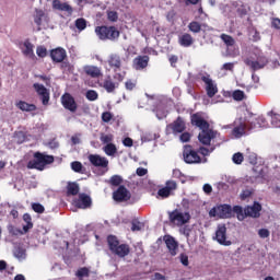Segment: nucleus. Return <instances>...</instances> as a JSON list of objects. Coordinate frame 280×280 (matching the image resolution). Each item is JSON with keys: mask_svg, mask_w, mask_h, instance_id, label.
<instances>
[{"mask_svg": "<svg viewBox=\"0 0 280 280\" xmlns=\"http://www.w3.org/2000/svg\"><path fill=\"white\" fill-rule=\"evenodd\" d=\"M190 124L201 130L198 135V140L202 145H211V141L212 143H215V141L220 139V132H218V130L210 129L211 125L205 119V117H202V114H192L190 116Z\"/></svg>", "mask_w": 280, "mask_h": 280, "instance_id": "nucleus-1", "label": "nucleus"}, {"mask_svg": "<svg viewBox=\"0 0 280 280\" xmlns=\"http://www.w3.org/2000/svg\"><path fill=\"white\" fill-rule=\"evenodd\" d=\"M54 155H47L37 151L33 154V160L27 162V170H37L38 172H43L47 165H51L54 163Z\"/></svg>", "mask_w": 280, "mask_h": 280, "instance_id": "nucleus-2", "label": "nucleus"}, {"mask_svg": "<svg viewBox=\"0 0 280 280\" xmlns=\"http://www.w3.org/2000/svg\"><path fill=\"white\" fill-rule=\"evenodd\" d=\"M107 246L110 250L112 255H116L120 259L124 257H128L130 255V245L128 244H119V238L115 235L107 236Z\"/></svg>", "mask_w": 280, "mask_h": 280, "instance_id": "nucleus-3", "label": "nucleus"}, {"mask_svg": "<svg viewBox=\"0 0 280 280\" xmlns=\"http://www.w3.org/2000/svg\"><path fill=\"white\" fill-rule=\"evenodd\" d=\"M95 34L100 40H119L121 33L116 26L102 25L95 27Z\"/></svg>", "mask_w": 280, "mask_h": 280, "instance_id": "nucleus-4", "label": "nucleus"}, {"mask_svg": "<svg viewBox=\"0 0 280 280\" xmlns=\"http://www.w3.org/2000/svg\"><path fill=\"white\" fill-rule=\"evenodd\" d=\"M168 220L171 224H174L175 226H185V224H188L189 220H191V214H189V212H183L179 209H175L168 212Z\"/></svg>", "mask_w": 280, "mask_h": 280, "instance_id": "nucleus-5", "label": "nucleus"}, {"mask_svg": "<svg viewBox=\"0 0 280 280\" xmlns=\"http://www.w3.org/2000/svg\"><path fill=\"white\" fill-rule=\"evenodd\" d=\"M183 158L188 165L202 163V158H200V154H198V151H196L191 144L184 145Z\"/></svg>", "mask_w": 280, "mask_h": 280, "instance_id": "nucleus-6", "label": "nucleus"}, {"mask_svg": "<svg viewBox=\"0 0 280 280\" xmlns=\"http://www.w3.org/2000/svg\"><path fill=\"white\" fill-rule=\"evenodd\" d=\"M210 218H220L221 220H226L233 218V208L230 205H221L212 208L209 211Z\"/></svg>", "mask_w": 280, "mask_h": 280, "instance_id": "nucleus-7", "label": "nucleus"}, {"mask_svg": "<svg viewBox=\"0 0 280 280\" xmlns=\"http://www.w3.org/2000/svg\"><path fill=\"white\" fill-rule=\"evenodd\" d=\"M88 161L91 163V165H93V167H97L102 175L108 172L109 162L105 156L100 154H90L88 156Z\"/></svg>", "mask_w": 280, "mask_h": 280, "instance_id": "nucleus-8", "label": "nucleus"}, {"mask_svg": "<svg viewBox=\"0 0 280 280\" xmlns=\"http://www.w3.org/2000/svg\"><path fill=\"white\" fill-rule=\"evenodd\" d=\"M187 130L185 119L178 116L173 122L166 126V135H180Z\"/></svg>", "mask_w": 280, "mask_h": 280, "instance_id": "nucleus-9", "label": "nucleus"}, {"mask_svg": "<svg viewBox=\"0 0 280 280\" xmlns=\"http://www.w3.org/2000/svg\"><path fill=\"white\" fill-rule=\"evenodd\" d=\"M178 189V184L176 180L170 179L166 180L165 186L158 190L159 198L165 200V198H170V196H174V191Z\"/></svg>", "mask_w": 280, "mask_h": 280, "instance_id": "nucleus-10", "label": "nucleus"}, {"mask_svg": "<svg viewBox=\"0 0 280 280\" xmlns=\"http://www.w3.org/2000/svg\"><path fill=\"white\" fill-rule=\"evenodd\" d=\"M130 198H132V195L130 194V190L126 188V186H119L113 192V200H115V202H128Z\"/></svg>", "mask_w": 280, "mask_h": 280, "instance_id": "nucleus-11", "label": "nucleus"}, {"mask_svg": "<svg viewBox=\"0 0 280 280\" xmlns=\"http://www.w3.org/2000/svg\"><path fill=\"white\" fill-rule=\"evenodd\" d=\"M33 89L39 96V100L42 101L43 106H48L49 100H50L49 90H47V88H45V85L40 83H34Z\"/></svg>", "mask_w": 280, "mask_h": 280, "instance_id": "nucleus-12", "label": "nucleus"}, {"mask_svg": "<svg viewBox=\"0 0 280 280\" xmlns=\"http://www.w3.org/2000/svg\"><path fill=\"white\" fill-rule=\"evenodd\" d=\"M61 104L66 110H70V113H75L78 110V103H75V98L70 93H65L61 96Z\"/></svg>", "mask_w": 280, "mask_h": 280, "instance_id": "nucleus-13", "label": "nucleus"}, {"mask_svg": "<svg viewBox=\"0 0 280 280\" xmlns=\"http://www.w3.org/2000/svg\"><path fill=\"white\" fill-rule=\"evenodd\" d=\"M246 67H249L252 71H259V69H264L266 65H268V58L265 56L257 57V60L245 59Z\"/></svg>", "mask_w": 280, "mask_h": 280, "instance_id": "nucleus-14", "label": "nucleus"}, {"mask_svg": "<svg viewBox=\"0 0 280 280\" xmlns=\"http://www.w3.org/2000/svg\"><path fill=\"white\" fill-rule=\"evenodd\" d=\"M246 130H248V124H246L244 119L240 118L234 122L232 135L233 137H235V139H241V137H244V135H246Z\"/></svg>", "mask_w": 280, "mask_h": 280, "instance_id": "nucleus-15", "label": "nucleus"}, {"mask_svg": "<svg viewBox=\"0 0 280 280\" xmlns=\"http://www.w3.org/2000/svg\"><path fill=\"white\" fill-rule=\"evenodd\" d=\"M73 205L77 209H91L93 200L91 196L86 194H80L79 198L73 201Z\"/></svg>", "mask_w": 280, "mask_h": 280, "instance_id": "nucleus-16", "label": "nucleus"}, {"mask_svg": "<svg viewBox=\"0 0 280 280\" xmlns=\"http://www.w3.org/2000/svg\"><path fill=\"white\" fill-rule=\"evenodd\" d=\"M201 81L206 84V93L208 97H213L218 93V85L213 83L211 75H201Z\"/></svg>", "mask_w": 280, "mask_h": 280, "instance_id": "nucleus-17", "label": "nucleus"}, {"mask_svg": "<svg viewBox=\"0 0 280 280\" xmlns=\"http://www.w3.org/2000/svg\"><path fill=\"white\" fill-rule=\"evenodd\" d=\"M50 58L52 62L60 63L63 60H67V50L62 47H57L50 50Z\"/></svg>", "mask_w": 280, "mask_h": 280, "instance_id": "nucleus-18", "label": "nucleus"}, {"mask_svg": "<svg viewBox=\"0 0 280 280\" xmlns=\"http://www.w3.org/2000/svg\"><path fill=\"white\" fill-rule=\"evenodd\" d=\"M215 240L221 246H231L232 242L226 241V225H219L215 232Z\"/></svg>", "mask_w": 280, "mask_h": 280, "instance_id": "nucleus-19", "label": "nucleus"}, {"mask_svg": "<svg viewBox=\"0 0 280 280\" xmlns=\"http://www.w3.org/2000/svg\"><path fill=\"white\" fill-rule=\"evenodd\" d=\"M247 218H259L261 215V203L255 201L253 206L245 207Z\"/></svg>", "mask_w": 280, "mask_h": 280, "instance_id": "nucleus-20", "label": "nucleus"}, {"mask_svg": "<svg viewBox=\"0 0 280 280\" xmlns=\"http://www.w3.org/2000/svg\"><path fill=\"white\" fill-rule=\"evenodd\" d=\"M102 89L106 90V93H115L116 89H119V83L113 81V77L107 75L100 84Z\"/></svg>", "mask_w": 280, "mask_h": 280, "instance_id": "nucleus-21", "label": "nucleus"}, {"mask_svg": "<svg viewBox=\"0 0 280 280\" xmlns=\"http://www.w3.org/2000/svg\"><path fill=\"white\" fill-rule=\"evenodd\" d=\"M164 242L166 244V248L170 252V255H172V257H176V253L178 250V242H176V240L173 236H164Z\"/></svg>", "mask_w": 280, "mask_h": 280, "instance_id": "nucleus-22", "label": "nucleus"}, {"mask_svg": "<svg viewBox=\"0 0 280 280\" xmlns=\"http://www.w3.org/2000/svg\"><path fill=\"white\" fill-rule=\"evenodd\" d=\"M107 62L115 73H117V71H121V57L119 55L112 54Z\"/></svg>", "mask_w": 280, "mask_h": 280, "instance_id": "nucleus-23", "label": "nucleus"}, {"mask_svg": "<svg viewBox=\"0 0 280 280\" xmlns=\"http://www.w3.org/2000/svg\"><path fill=\"white\" fill-rule=\"evenodd\" d=\"M52 10H58L59 12H67L68 14H73V8L67 2L60 0L52 1Z\"/></svg>", "mask_w": 280, "mask_h": 280, "instance_id": "nucleus-24", "label": "nucleus"}, {"mask_svg": "<svg viewBox=\"0 0 280 280\" xmlns=\"http://www.w3.org/2000/svg\"><path fill=\"white\" fill-rule=\"evenodd\" d=\"M150 57L148 55L138 56L133 59V68H136L137 71H141L148 67Z\"/></svg>", "mask_w": 280, "mask_h": 280, "instance_id": "nucleus-25", "label": "nucleus"}, {"mask_svg": "<svg viewBox=\"0 0 280 280\" xmlns=\"http://www.w3.org/2000/svg\"><path fill=\"white\" fill-rule=\"evenodd\" d=\"M268 124L264 116H259L248 124V130H257V128H266Z\"/></svg>", "mask_w": 280, "mask_h": 280, "instance_id": "nucleus-26", "label": "nucleus"}, {"mask_svg": "<svg viewBox=\"0 0 280 280\" xmlns=\"http://www.w3.org/2000/svg\"><path fill=\"white\" fill-rule=\"evenodd\" d=\"M24 50H22V54H24L27 58H31V60H36V55L34 54V44L30 42V39H26L24 42Z\"/></svg>", "mask_w": 280, "mask_h": 280, "instance_id": "nucleus-27", "label": "nucleus"}, {"mask_svg": "<svg viewBox=\"0 0 280 280\" xmlns=\"http://www.w3.org/2000/svg\"><path fill=\"white\" fill-rule=\"evenodd\" d=\"M15 106L23 113H34V110H36V106L34 104H30L25 101H19L15 103Z\"/></svg>", "mask_w": 280, "mask_h": 280, "instance_id": "nucleus-28", "label": "nucleus"}, {"mask_svg": "<svg viewBox=\"0 0 280 280\" xmlns=\"http://www.w3.org/2000/svg\"><path fill=\"white\" fill-rule=\"evenodd\" d=\"M84 73L90 78H102V69L97 68V66H86Z\"/></svg>", "mask_w": 280, "mask_h": 280, "instance_id": "nucleus-29", "label": "nucleus"}, {"mask_svg": "<svg viewBox=\"0 0 280 280\" xmlns=\"http://www.w3.org/2000/svg\"><path fill=\"white\" fill-rule=\"evenodd\" d=\"M233 213H235L237 220H240V222H243V220H246L247 214H246V208H242V206H234L232 208V215Z\"/></svg>", "mask_w": 280, "mask_h": 280, "instance_id": "nucleus-30", "label": "nucleus"}, {"mask_svg": "<svg viewBox=\"0 0 280 280\" xmlns=\"http://www.w3.org/2000/svg\"><path fill=\"white\" fill-rule=\"evenodd\" d=\"M178 42L182 47H191L194 45V37L185 33L179 37Z\"/></svg>", "mask_w": 280, "mask_h": 280, "instance_id": "nucleus-31", "label": "nucleus"}, {"mask_svg": "<svg viewBox=\"0 0 280 280\" xmlns=\"http://www.w3.org/2000/svg\"><path fill=\"white\" fill-rule=\"evenodd\" d=\"M80 194V185L75 182H69L67 185V196H78Z\"/></svg>", "mask_w": 280, "mask_h": 280, "instance_id": "nucleus-32", "label": "nucleus"}, {"mask_svg": "<svg viewBox=\"0 0 280 280\" xmlns=\"http://www.w3.org/2000/svg\"><path fill=\"white\" fill-rule=\"evenodd\" d=\"M44 18H45V11L40 9H36L34 14V23L38 26L37 32H40V25H43Z\"/></svg>", "mask_w": 280, "mask_h": 280, "instance_id": "nucleus-33", "label": "nucleus"}, {"mask_svg": "<svg viewBox=\"0 0 280 280\" xmlns=\"http://www.w3.org/2000/svg\"><path fill=\"white\" fill-rule=\"evenodd\" d=\"M221 40L224 43L225 47L229 49L231 47H234L235 45V38L229 34H221L220 35Z\"/></svg>", "mask_w": 280, "mask_h": 280, "instance_id": "nucleus-34", "label": "nucleus"}, {"mask_svg": "<svg viewBox=\"0 0 280 280\" xmlns=\"http://www.w3.org/2000/svg\"><path fill=\"white\" fill-rule=\"evenodd\" d=\"M23 220L26 223V225L23 226L24 233H27L30 229H34V223L32 222V215L30 213H24Z\"/></svg>", "mask_w": 280, "mask_h": 280, "instance_id": "nucleus-35", "label": "nucleus"}, {"mask_svg": "<svg viewBox=\"0 0 280 280\" xmlns=\"http://www.w3.org/2000/svg\"><path fill=\"white\" fill-rule=\"evenodd\" d=\"M188 30L192 32V34H200L202 31V24L197 21H192L188 24Z\"/></svg>", "mask_w": 280, "mask_h": 280, "instance_id": "nucleus-36", "label": "nucleus"}, {"mask_svg": "<svg viewBox=\"0 0 280 280\" xmlns=\"http://www.w3.org/2000/svg\"><path fill=\"white\" fill-rule=\"evenodd\" d=\"M122 183L124 178L121 175H113L108 180V184L112 185V187H121Z\"/></svg>", "mask_w": 280, "mask_h": 280, "instance_id": "nucleus-37", "label": "nucleus"}, {"mask_svg": "<svg viewBox=\"0 0 280 280\" xmlns=\"http://www.w3.org/2000/svg\"><path fill=\"white\" fill-rule=\"evenodd\" d=\"M71 170L77 174H84L86 172L84 165H82V163L78 161L71 163Z\"/></svg>", "mask_w": 280, "mask_h": 280, "instance_id": "nucleus-38", "label": "nucleus"}, {"mask_svg": "<svg viewBox=\"0 0 280 280\" xmlns=\"http://www.w3.org/2000/svg\"><path fill=\"white\" fill-rule=\"evenodd\" d=\"M75 277H78L80 280L89 278L91 277V270H89L86 267L79 268L75 272Z\"/></svg>", "mask_w": 280, "mask_h": 280, "instance_id": "nucleus-39", "label": "nucleus"}, {"mask_svg": "<svg viewBox=\"0 0 280 280\" xmlns=\"http://www.w3.org/2000/svg\"><path fill=\"white\" fill-rule=\"evenodd\" d=\"M107 156H115L117 154V147L114 143H108L103 148Z\"/></svg>", "mask_w": 280, "mask_h": 280, "instance_id": "nucleus-40", "label": "nucleus"}, {"mask_svg": "<svg viewBox=\"0 0 280 280\" xmlns=\"http://www.w3.org/2000/svg\"><path fill=\"white\" fill-rule=\"evenodd\" d=\"M232 97L235 102H242L246 98V94H244V91H242V90H235L232 93Z\"/></svg>", "mask_w": 280, "mask_h": 280, "instance_id": "nucleus-41", "label": "nucleus"}, {"mask_svg": "<svg viewBox=\"0 0 280 280\" xmlns=\"http://www.w3.org/2000/svg\"><path fill=\"white\" fill-rule=\"evenodd\" d=\"M85 97L89 100V102H95L100 97V94H97V91L95 90H89L85 93Z\"/></svg>", "mask_w": 280, "mask_h": 280, "instance_id": "nucleus-42", "label": "nucleus"}, {"mask_svg": "<svg viewBox=\"0 0 280 280\" xmlns=\"http://www.w3.org/2000/svg\"><path fill=\"white\" fill-rule=\"evenodd\" d=\"M77 30H79V32H82L84 30H86V20H84L83 18H79L75 20L74 23Z\"/></svg>", "mask_w": 280, "mask_h": 280, "instance_id": "nucleus-43", "label": "nucleus"}, {"mask_svg": "<svg viewBox=\"0 0 280 280\" xmlns=\"http://www.w3.org/2000/svg\"><path fill=\"white\" fill-rule=\"evenodd\" d=\"M107 21L109 23H117L119 21V13L117 11H107Z\"/></svg>", "mask_w": 280, "mask_h": 280, "instance_id": "nucleus-44", "label": "nucleus"}, {"mask_svg": "<svg viewBox=\"0 0 280 280\" xmlns=\"http://www.w3.org/2000/svg\"><path fill=\"white\" fill-rule=\"evenodd\" d=\"M32 209L35 213H45V206L42 203L33 202Z\"/></svg>", "mask_w": 280, "mask_h": 280, "instance_id": "nucleus-45", "label": "nucleus"}, {"mask_svg": "<svg viewBox=\"0 0 280 280\" xmlns=\"http://www.w3.org/2000/svg\"><path fill=\"white\" fill-rule=\"evenodd\" d=\"M125 89L127 91H135L137 89V81L129 79L125 82Z\"/></svg>", "mask_w": 280, "mask_h": 280, "instance_id": "nucleus-46", "label": "nucleus"}, {"mask_svg": "<svg viewBox=\"0 0 280 280\" xmlns=\"http://www.w3.org/2000/svg\"><path fill=\"white\" fill-rule=\"evenodd\" d=\"M233 163H235V165H242V163H244V154L242 153H235L232 158Z\"/></svg>", "mask_w": 280, "mask_h": 280, "instance_id": "nucleus-47", "label": "nucleus"}, {"mask_svg": "<svg viewBox=\"0 0 280 280\" xmlns=\"http://www.w3.org/2000/svg\"><path fill=\"white\" fill-rule=\"evenodd\" d=\"M36 54L38 58H47V48L45 46H37Z\"/></svg>", "mask_w": 280, "mask_h": 280, "instance_id": "nucleus-48", "label": "nucleus"}, {"mask_svg": "<svg viewBox=\"0 0 280 280\" xmlns=\"http://www.w3.org/2000/svg\"><path fill=\"white\" fill-rule=\"evenodd\" d=\"M113 139H114V137L112 133H109V135L102 133L101 135V142L106 143L107 145H108V143H113Z\"/></svg>", "mask_w": 280, "mask_h": 280, "instance_id": "nucleus-49", "label": "nucleus"}, {"mask_svg": "<svg viewBox=\"0 0 280 280\" xmlns=\"http://www.w3.org/2000/svg\"><path fill=\"white\" fill-rule=\"evenodd\" d=\"M8 231L10 235H23V231L14 225H9Z\"/></svg>", "mask_w": 280, "mask_h": 280, "instance_id": "nucleus-50", "label": "nucleus"}, {"mask_svg": "<svg viewBox=\"0 0 280 280\" xmlns=\"http://www.w3.org/2000/svg\"><path fill=\"white\" fill-rule=\"evenodd\" d=\"M179 139L182 141V143H188V141H191V133L189 132H182V135L179 136Z\"/></svg>", "mask_w": 280, "mask_h": 280, "instance_id": "nucleus-51", "label": "nucleus"}, {"mask_svg": "<svg viewBox=\"0 0 280 280\" xmlns=\"http://www.w3.org/2000/svg\"><path fill=\"white\" fill-rule=\"evenodd\" d=\"M142 224L139 222V221H137V220H133L132 222H131V231L135 233V232H137V231H141V229H142Z\"/></svg>", "mask_w": 280, "mask_h": 280, "instance_id": "nucleus-52", "label": "nucleus"}, {"mask_svg": "<svg viewBox=\"0 0 280 280\" xmlns=\"http://www.w3.org/2000/svg\"><path fill=\"white\" fill-rule=\"evenodd\" d=\"M110 119H113V114L110 112H104L102 114V121H104L105 124H108Z\"/></svg>", "mask_w": 280, "mask_h": 280, "instance_id": "nucleus-53", "label": "nucleus"}, {"mask_svg": "<svg viewBox=\"0 0 280 280\" xmlns=\"http://www.w3.org/2000/svg\"><path fill=\"white\" fill-rule=\"evenodd\" d=\"M60 63V70L61 71H71V63L69 61H61Z\"/></svg>", "mask_w": 280, "mask_h": 280, "instance_id": "nucleus-54", "label": "nucleus"}, {"mask_svg": "<svg viewBox=\"0 0 280 280\" xmlns=\"http://www.w3.org/2000/svg\"><path fill=\"white\" fill-rule=\"evenodd\" d=\"M258 235L262 237V240H266V237H270V231H268V229H260Z\"/></svg>", "mask_w": 280, "mask_h": 280, "instance_id": "nucleus-55", "label": "nucleus"}, {"mask_svg": "<svg viewBox=\"0 0 280 280\" xmlns=\"http://www.w3.org/2000/svg\"><path fill=\"white\" fill-rule=\"evenodd\" d=\"M122 145H125V148H132V145H135V142L132 141V138L127 137L122 140Z\"/></svg>", "mask_w": 280, "mask_h": 280, "instance_id": "nucleus-56", "label": "nucleus"}, {"mask_svg": "<svg viewBox=\"0 0 280 280\" xmlns=\"http://www.w3.org/2000/svg\"><path fill=\"white\" fill-rule=\"evenodd\" d=\"M179 259L183 266H189V256H187L186 254H180Z\"/></svg>", "mask_w": 280, "mask_h": 280, "instance_id": "nucleus-57", "label": "nucleus"}, {"mask_svg": "<svg viewBox=\"0 0 280 280\" xmlns=\"http://www.w3.org/2000/svg\"><path fill=\"white\" fill-rule=\"evenodd\" d=\"M250 196H253V191L248 189L243 190L241 194V200H246L247 198H250Z\"/></svg>", "mask_w": 280, "mask_h": 280, "instance_id": "nucleus-58", "label": "nucleus"}, {"mask_svg": "<svg viewBox=\"0 0 280 280\" xmlns=\"http://www.w3.org/2000/svg\"><path fill=\"white\" fill-rule=\"evenodd\" d=\"M222 69L224 71H233V69H235V63L233 62H226L222 66Z\"/></svg>", "mask_w": 280, "mask_h": 280, "instance_id": "nucleus-59", "label": "nucleus"}, {"mask_svg": "<svg viewBox=\"0 0 280 280\" xmlns=\"http://www.w3.org/2000/svg\"><path fill=\"white\" fill-rule=\"evenodd\" d=\"M271 27L275 30H280V19L279 18H273L271 20Z\"/></svg>", "mask_w": 280, "mask_h": 280, "instance_id": "nucleus-60", "label": "nucleus"}, {"mask_svg": "<svg viewBox=\"0 0 280 280\" xmlns=\"http://www.w3.org/2000/svg\"><path fill=\"white\" fill-rule=\"evenodd\" d=\"M15 257H18V259H23V257H25V250L23 248L15 249Z\"/></svg>", "mask_w": 280, "mask_h": 280, "instance_id": "nucleus-61", "label": "nucleus"}, {"mask_svg": "<svg viewBox=\"0 0 280 280\" xmlns=\"http://www.w3.org/2000/svg\"><path fill=\"white\" fill-rule=\"evenodd\" d=\"M168 61L171 62V67H176V62H178V56L172 55V56L168 58Z\"/></svg>", "mask_w": 280, "mask_h": 280, "instance_id": "nucleus-62", "label": "nucleus"}, {"mask_svg": "<svg viewBox=\"0 0 280 280\" xmlns=\"http://www.w3.org/2000/svg\"><path fill=\"white\" fill-rule=\"evenodd\" d=\"M136 174L138 176H145V174H148V170L143 168V167H138L137 171H136Z\"/></svg>", "mask_w": 280, "mask_h": 280, "instance_id": "nucleus-63", "label": "nucleus"}, {"mask_svg": "<svg viewBox=\"0 0 280 280\" xmlns=\"http://www.w3.org/2000/svg\"><path fill=\"white\" fill-rule=\"evenodd\" d=\"M152 280H165V276L160 272H155Z\"/></svg>", "mask_w": 280, "mask_h": 280, "instance_id": "nucleus-64", "label": "nucleus"}]
</instances>
